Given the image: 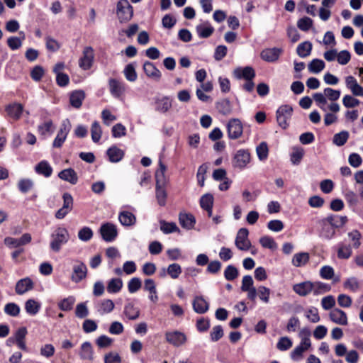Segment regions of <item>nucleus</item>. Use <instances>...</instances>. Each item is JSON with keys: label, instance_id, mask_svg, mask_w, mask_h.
Returning a JSON list of instances; mask_svg holds the SVG:
<instances>
[{"label": "nucleus", "instance_id": "obj_31", "mask_svg": "<svg viewBox=\"0 0 363 363\" xmlns=\"http://www.w3.org/2000/svg\"><path fill=\"white\" fill-rule=\"evenodd\" d=\"M196 30L199 38H207L213 34L214 28L208 22H205L197 25Z\"/></svg>", "mask_w": 363, "mask_h": 363}, {"label": "nucleus", "instance_id": "obj_39", "mask_svg": "<svg viewBox=\"0 0 363 363\" xmlns=\"http://www.w3.org/2000/svg\"><path fill=\"white\" fill-rule=\"evenodd\" d=\"M309 254L308 252H299L293 256L292 264L296 267L304 266L309 261Z\"/></svg>", "mask_w": 363, "mask_h": 363}, {"label": "nucleus", "instance_id": "obj_36", "mask_svg": "<svg viewBox=\"0 0 363 363\" xmlns=\"http://www.w3.org/2000/svg\"><path fill=\"white\" fill-rule=\"evenodd\" d=\"M325 218L335 229L343 227L347 222V217L345 216L330 215Z\"/></svg>", "mask_w": 363, "mask_h": 363}, {"label": "nucleus", "instance_id": "obj_2", "mask_svg": "<svg viewBox=\"0 0 363 363\" xmlns=\"http://www.w3.org/2000/svg\"><path fill=\"white\" fill-rule=\"evenodd\" d=\"M50 238V247L51 250L59 252L62 246L68 242L70 235L67 228L60 226L53 230Z\"/></svg>", "mask_w": 363, "mask_h": 363}, {"label": "nucleus", "instance_id": "obj_54", "mask_svg": "<svg viewBox=\"0 0 363 363\" xmlns=\"http://www.w3.org/2000/svg\"><path fill=\"white\" fill-rule=\"evenodd\" d=\"M4 313L10 316L16 317L19 315L21 308L15 303H9L5 305L4 308Z\"/></svg>", "mask_w": 363, "mask_h": 363}, {"label": "nucleus", "instance_id": "obj_30", "mask_svg": "<svg viewBox=\"0 0 363 363\" xmlns=\"http://www.w3.org/2000/svg\"><path fill=\"white\" fill-rule=\"evenodd\" d=\"M79 354L82 360L93 361L94 350L89 342H84L82 344Z\"/></svg>", "mask_w": 363, "mask_h": 363}, {"label": "nucleus", "instance_id": "obj_20", "mask_svg": "<svg viewBox=\"0 0 363 363\" xmlns=\"http://www.w3.org/2000/svg\"><path fill=\"white\" fill-rule=\"evenodd\" d=\"M108 85L110 93L115 98H119L125 91V84L115 79H111Z\"/></svg>", "mask_w": 363, "mask_h": 363}, {"label": "nucleus", "instance_id": "obj_19", "mask_svg": "<svg viewBox=\"0 0 363 363\" xmlns=\"http://www.w3.org/2000/svg\"><path fill=\"white\" fill-rule=\"evenodd\" d=\"M233 74L238 79H253L255 77V72L252 67L247 66L245 67H237L234 69Z\"/></svg>", "mask_w": 363, "mask_h": 363}, {"label": "nucleus", "instance_id": "obj_48", "mask_svg": "<svg viewBox=\"0 0 363 363\" xmlns=\"http://www.w3.org/2000/svg\"><path fill=\"white\" fill-rule=\"evenodd\" d=\"M216 108L223 115L230 114L232 111V106L228 99H223L216 104Z\"/></svg>", "mask_w": 363, "mask_h": 363}, {"label": "nucleus", "instance_id": "obj_13", "mask_svg": "<svg viewBox=\"0 0 363 363\" xmlns=\"http://www.w3.org/2000/svg\"><path fill=\"white\" fill-rule=\"evenodd\" d=\"M319 224L320 226L319 231L320 238L329 240L335 235L336 229L325 218L319 221Z\"/></svg>", "mask_w": 363, "mask_h": 363}, {"label": "nucleus", "instance_id": "obj_42", "mask_svg": "<svg viewBox=\"0 0 363 363\" xmlns=\"http://www.w3.org/2000/svg\"><path fill=\"white\" fill-rule=\"evenodd\" d=\"M343 286L350 291L357 292L360 289V284L356 277H351L344 281Z\"/></svg>", "mask_w": 363, "mask_h": 363}, {"label": "nucleus", "instance_id": "obj_50", "mask_svg": "<svg viewBox=\"0 0 363 363\" xmlns=\"http://www.w3.org/2000/svg\"><path fill=\"white\" fill-rule=\"evenodd\" d=\"M17 186L21 193L26 194L33 189L34 182L30 179H21L18 181Z\"/></svg>", "mask_w": 363, "mask_h": 363}, {"label": "nucleus", "instance_id": "obj_6", "mask_svg": "<svg viewBox=\"0 0 363 363\" xmlns=\"http://www.w3.org/2000/svg\"><path fill=\"white\" fill-rule=\"evenodd\" d=\"M293 108L289 105L281 106L277 111V121L280 127L286 129L288 125V121L292 114Z\"/></svg>", "mask_w": 363, "mask_h": 363}, {"label": "nucleus", "instance_id": "obj_63", "mask_svg": "<svg viewBox=\"0 0 363 363\" xmlns=\"http://www.w3.org/2000/svg\"><path fill=\"white\" fill-rule=\"evenodd\" d=\"M293 342L288 337H281L277 344V347L280 351H286L292 347Z\"/></svg>", "mask_w": 363, "mask_h": 363}, {"label": "nucleus", "instance_id": "obj_9", "mask_svg": "<svg viewBox=\"0 0 363 363\" xmlns=\"http://www.w3.org/2000/svg\"><path fill=\"white\" fill-rule=\"evenodd\" d=\"M116 13L121 21H128L133 16V7L128 0H120L117 4Z\"/></svg>", "mask_w": 363, "mask_h": 363}, {"label": "nucleus", "instance_id": "obj_57", "mask_svg": "<svg viewBox=\"0 0 363 363\" xmlns=\"http://www.w3.org/2000/svg\"><path fill=\"white\" fill-rule=\"evenodd\" d=\"M347 235L352 242V246L355 249L359 248L361 245V233L357 230H353L348 233Z\"/></svg>", "mask_w": 363, "mask_h": 363}, {"label": "nucleus", "instance_id": "obj_47", "mask_svg": "<svg viewBox=\"0 0 363 363\" xmlns=\"http://www.w3.org/2000/svg\"><path fill=\"white\" fill-rule=\"evenodd\" d=\"M75 301V298L72 296H69L60 301L57 306L61 311H69L72 309Z\"/></svg>", "mask_w": 363, "mask_h": 363}, {"label": "nucleus", "instance_id": "obj_40", "mask_svg": "<svg viewBox=\"0 0 363 363\" xmlns=\"http://www.w3.org/2000/svg\"><path fill=\"white\" fill-rule=\"evenodd\" d=\"M123 287V281L119 278H113L108 282L107 291L110 294L118 293Z\"/></svg>", "mask_w": 363, "mask_h": 363}, {"label": "nucleus", "instance_id": "obj_15", "mask_svg": "<svg viewBox=\"0 0 363 363\" xmlns=\"http://www.w3.org/2000/svg\"><path fill=\"white\" fill-rule=\"evenodd\" d=\"M172 106V99L169 96L155 98V110L160 113H166Z\"/></svg>", "mask_w": 363, "mask_h": 363}, {"label": "nucleus", "instance_id": "obj_12", "mask_svg": "<svg viewBox=\"0 0 363 363\" xmlns=\"http://www.w3.org/2000/svg\"><path fill=\"white\" fill-rule=\"evenodd\" d=\"M165 339L167 342L174 347H180L186 341V336L184 333L178 331H169L165 333Z\"/></svg>", "mask_w": 363, "mask_h": 363}, {"label": "nucleus", "instance_id": "obj_49", "mask_svg": "<svg viewBox=\"0 0 363 363\" xmlns=\"http://www.w3.org/2000/svg\"><path fill=\"white\" fill-rule=\"evenodd\" d=\"M311 333L309 328H303L298 333V337L301 339L300 343L304 346L311 347Z\"/></svg>", "mask_w": 363, "mask_h": 363}, {"label": "nucleus", "instance_id": "obj_32", "mask_svg": "<svg viewBox=\"0 0 363 363\" xmlns=\"http://www.w3.org/2000/svg\"><path fill=\"white\" fill-rule=\"evenodd\" d=\"M159 169L155 172L156 186H165L167 179L165 176L166 166L162 162H159Z\"/></svg>", "mask_w": 363, "mask_h": 363}, {"label": "nucleus", "instance_id": "obj_60", "mask_svg": "<svg viewBox=\"0 0 363 363\" xmlns=\"http://www.w3.org/2000/svg\"><path fill=\"white\" fill-rule=\"evenodd\" d=\"M239 275L238 269L233 265H228L224 271V277L228 281L235 279Z\"/></svg>", "mask_w": 363, "mask_h": 363}, {"label": "nucleus", "instance_id": "obj_55", "mask_svg": "<svg viewBox=\"0 0 363 363\" xmlns=\"http://www.w3.org/2000/svg\"><path fill=\"white\" fill-rule=\"evenodd\" d=\"M349 138V133L346 130L341 131L335 134L333 136V143L337 146H342L346 143Z\"/></svg>", "mask_w": 363, "mask_h": 363}, {"label": "nucleus", "instance_id": "obj_21", "mask_svg": "<svg viewBox=\"0 0 363 363\" xmlns=\"http://www.w3.org/2000/svg\"><path fill=\"white\" fill-rule=\"evenodd\" d=\"M281 52L282 50L280 48H267L262 50L260 55L263 60L272 62L277 61L279 59Z\"/></svg>", "mask_w": 363, "mask_h": 363}, {"label": "nucleus", "instance_id": "obj_1", "mask_svg": "<svg viewBox=\"0 0 363 363\" xmlns=\"http://www.w3.org/2000/svg\"><path fill=\"white\" fill-rule=\"evenodd\" d=\"M341 92L340 90H335L330 87L324 89L323 93H315L313 95L316 105L325 112L328 110L333 113L340 111V105L335 101L339 99Z\"/></svg>", "mask_w": 363, "mask_h": 363}, {"label": "nucleus", "instance_id": "obj_10", "mask_svg": "<svg viewBox=\"0 0 363 363\" xmlns=\"http://www.w3.org/2000/svg\"><path fill=\"white\" fill-rule=\"evenodd\" d=\"M71 125L68 120L63 121L60 130L57 133L56 138H55L52 146L54 147H60L64 142L65 141L67 136L70 131Z\"/></svg>", "mask_w": 363, "mask_h": 363}, {"label": "nucleus", "instance_id": "obj_44", "mask_svg": "<svg viewBox=\"0 0 363 363\" xmlns=\"http://www.w3.org/2000/svg\"><path fill=\"white\" fill-rule=\"evenodd\" d=\"M124 313L128 319L135 320L139 317L140 311L133 303H128L125 306Z\"/></svg>", "mask_w": 363, "mask_h": 363}, {"label": "nucleus", "instance_id": "obj_33", "mask_svg": "<svg viewBox=\"0 0 363 363\" xmlns=\"http://www.w3.org/2000/svg\"><path fill=\"white\" fill-rule=\"evenodd\" d=\"M208 303L202 296L195 297L193 301L194 311L199 314L205 313L208 310Z\"/></svg>", "mask_w": 363, "mask_h": 363}, {"label": "nucleus", "instance_id": "obj_24", "mask_svg": "<svg viewBox=\"0 0 363 363\" xmlns=\"http://www.w3.org/2000/svg\"><path fill=\"white\" fill-rule=\"evenodd\" d=\"M33 288V282L29 278L26 277L18 280L16 284L15 291L18 295H22Z\"/></svg>", "mask_w": 363, "mask_h": 363}, {"label": "nucleus", "instance_id": "obj_18", "mask_svg": "<svg viewBox=\"0 0 363 363\" xmlns=\"http://www.w3.org/2000/svg\"><path fill=\"white\" fill-rule=\"evenodd\" d=\"M345 85L354 96H363V87L358 84L353 76L350 75L345 77Z\"/></svg>", "mask_w": 363, "mask_h": 363}, {"label": "nucleus", "instance_id": "obj_53", "mask_svg": "<svg viewBox=\"0 0 363 363\" xmlns=\"http://www.w3.org/2000/svg\"><path fill=\"white\" fill-rule=\"evenodd\" d=\"M352 254V247L350 245L340 244L337 250V257L340 259H348Z\"/></svg>", "mask_w": 363, "mask_h": 363}, {"label": "nucleus", "instance_id": "obj_8", "mask_svg": "<svg viewBox=\"0 0 363 363\" xmlns=\"http://www.w3.org/2000/svg\"><path fill=\"white\" fill-rule=\"evenodd\" d=\"M249 231L247 228H240L236 235L235 245L238 249L247 251L251 247V242L248 238Z\"/></svg>", "mask_w": 363, "mask_h": 363}, {"label": "nucleus", "instance_id": "obj_34", "mask_svg": "<svg viewBox=\"0 0 363 363\" xmlns=\"http://www.w3.org/2000/svg\"><path fill=\"white\" fill-rule=\"evenodd\" d=\"M106 154L110 162L113 163L120 162L124 156L123 150L116 146L109 147L106 151Z\"/></svg>", "mask_w": 363, "mask_h": 363}, {"label": "nucleus", "instance_id": "obj_51", "mask_svg": "<svg viewBox=\"0 0 363 363\" xmlns=\"http://www.w3.org/2000/svg\"><path fill=\"white\" fill-rule=\"evenodd\" d=\"M102 135L101 127L99 122L94 121L91 128V135L94 143H98Z\"/></svg>", "mask_w": 363, "mask_h": 363}, {"label": "nucleus", "instance_id": "obj_4", "mask_svg": "<svg viewBox=\"0 0 363 363\" xmlns=\"http://www.w3.org/2000/svg\"><path fill=\"white\" fill-rule=\"evenodd\" d=\"M228 136L231 140H235L241 137L243 133L242 123L238 118H231L227 125Z\"/></svg>", "mask_w": 363, "mask_h": 363}, {"label": "nucleus", "instance_id": "obj_43", "mask_svg": "<svg viewBox=\"0 0 363 363\" xmlns=\"http://www.w3.org/2000/svg\"><path fill=\"white\" fill-rule=\"evenodd\" d=\"M312 50V44L309 41H305L303 43H300L297 48L296 52L299 57H306L310 55Z\"/></svg>", "mask_w": 363, "mask_h": 363}, {"label": "nucleus", "instance_id": "obj_61", "mask_svg": "<svg viewBox=\"0 0 363 363\" xmlns=\"http://www.w3.org/2000/svg\"><path fill=\"white\" fill-rule=\"evenodd\" d=\"M257 157L259 160H265L268 157V146L267 143L262 142L256 148Z\"/></svg>", "mask_w": 363, "mask_h": 363}, {"label": "nucleus", "instance_id": "obj_5", "mask_svg": "<svg viewBox=\"0 0 363 363\" xmlns=\"http://www.w3.org/2000/svg\"><path fill=\"white\" fill-rule=\"evenodd\" d=\"M86 265L82 261L76 259L72 267V273L70 279L74 283H79L87 275Z\"/></svg>", "mask_w": 363, "mask_h": 363}, {"label": "nucleus", "instance_id": "obj_58", "mask_svg": "<svg viewBox=\"0 0 363 363\" xmlns=\"http://www.w3.org/2000/svg\"><path fill=\"white\" fill-rule=\"evenodd\" d=\"M304 155V150L302 147H296L293 149L291 155V161L294 164H298Z\"/></svg>", "mask_w": 363, "mask_h": 363}, {"label": "nucleus", "instance_id": "obj_56", "mask_svg": "<svg viewBox=\"0 0 363 363\" xmlns=\"http://www.w3.org/2000/svg\"><path fill=\"white\" fill-rule=\"evenodd\" d=\"M123 74L125 77V79L131 82H135L137 79L138 75L135 72V69L132 64H128L125 66Z\"/></svg>", "mask_w": 363, "mask_h": 363}, {"label": "nucleus", "instance_id": "obj_37", "mask_svg": "<svg viewBox=\"0 0 363 363\" xmlns=\"http://www.w3.org/2000/svg\"><path fill=\"white\" fill-rule=\"evenodd\" d=\"M85 98V94L82 90H76L71 93L69 96L70 104L76 108H79L82 104V101Z\"/></svg>", "mask_w": 363, "mask_h": 363}, {"label": "nucleus", "instance_id": "obj_38", "mask_svg": "<svg viewBox=\"0 0 363 363\" xmlns=\"http://www.w3.org/2000/svg\"><path fill=\"white\" fill-rule=\"evenodd\" d=\"M35 170L37 174L43 175L45 177H49L51 176L52 173V168L50 165V164L45 161L43 160L40 162L35 167Z\"/></svg>", "mask_w": 363, "mask_h": 363}, {"label": "nucleus", "instance_id": "obj_45", "mask_svg": "<svg viewBox=\"0 0 363 363\" xmlns=\"http://www.w3.org/2000/svg\"><path fill=\"white\" fill-rule=\"evenodd\" d=\"M160 230L164 234H169L174 232H180L179 228L175 223L166 222L165 220L160 221Z\"/></svg>", "mask_w": 363, "mask_h": 363}, {"label": "nucleus", "instance_id": "obj_25", "mask_svg": "<svg viewBox=\"0 0 363 363\" xmlns=\"http://www.w3.org/2000/svg\"><path fill=\"white\" fill-rule=\"evenodd\" d=\"M179 221L181 226L186 230H191L194 228L196 219L191 213H180L179 215Z\"/></svg>", "mask_w": 363, "mask_h": 363}, {"label": "nucleus", "instance_id": "obj_64", "mask_svg": "<svg viewBox=\"0 0 363 363\" xmlns=\"http://www.w3.org/2000/svg\"><path fill=\"white\" fill-rule=\"evenodd\" d=\"M121 357L116 352H110L104 355V363H121Z\"/></svg>", "mask_w": 363, "mask_h": 363}, {"label": "nucleus", "instance_id": "obj_26", "mask_svg": "<svg viewBox=\"0 0 363 363\" xmlns=\"http://www.w3.org/2000/svg\"><path fill=\"white\" fill-rule=\"evenodd\" d=\"M28 333L25 327L19 328L14 334V340L18 347L22 350L27 351L28 348L26 345L25 338Z\"/></svg>", "mask_w": 363, "mask_h": 363}, {"label": "nucleus", "instance_id": "obj_7", "mask_svg": "<svg viewBox=\"0 0 363 363\" xmlns=\"http://www.w3.org/2000/svg\"><path fill=\"white\" fill-rule=\"evenodd\" d=\"M250 162V154L247 150H238L232 160L233 166L238 169H244Z\"/></svg>", "mask_w": 363, "mask_h": 363}, {"label": "nucleus", "instance_id": "obj_41", "mask_svg": "<svg viewBox=\"0 0 363 363\" xmlns=\"http://www.w3.org/2000/svg\"><path fill=\"white\" fill-rule=\"evenodd\" d=\"M40 306V303L34 299H28L25 303L26 313L31 315H36L39 312Z\"/></svg>", "mask_w": 363, "mask_h": 363}, {"label": "nucleus", "instance_id": "obj_27", "mask_svg": "<svg viewBox=\"0 0 363 363\" xmlns=\"http://www.w3.org/2000/svg\"><path fill=\"white\" fill-rule=\"evenodd\" d=\"M314 289V284L311 281L296 284L293 286L294 291L301 296H306Z\"/></svg>", "mask_w": 363, "mask_h": 363}, {"label": "nucleus", "instance_id": "obj_17", "mask_svg": "<svg viewBox=\"0 0 363 363\" xmlns=\"http://www.w3.org/2000/svg\"><path fill=\"white\" fill-rule=\"evenodd\" d=\"M5 110L11 118L18 121L21 118L24 111V108L21 104L13 103L6 106Z\"/></svg>", "mask_w": 363, "mask_h": 363}, {"label": "nucleus", "instance_id": "obj_46", "mask_svg": "<svg viewBox=\"0 0 363 363\" xmlns=\"http://www.w3.org/2000/svg\"><path fill=\"white\" fill-rule=\"evenodd\" d=\"M325 62L320 59H313L308 65L310 72L318 74L325 68Z\"/></svg>", "mask_w": 363, "mask_h": 363}, {"label": "nucleus", "instance_id": "obj_16", "mask_svg": "<svg viewBox=\"0 0 363 363\" xmlns=\"http://www.w3.org/2000/svg\"><path fill=\"white\" fill-rule=\"evenodd\" d=\"M330 320L335 324L347 325L348 324L347 315L342 310L335 308L329 313Z\"/></svg>", "mask_w": 363, "mask_h": 363}, {"label": "nucleus", "instance_id": "obj_29", "mask_svg": "<svg viewBox=\"0 0 363 363\" xmlns=\"http://www.w3.org/2000/svg\"><path fill=\"white\" fill-rule=\"evenodd\" d=\"M58 177L61 179L69 182L72 184H76L78 182L77 174L72 168L65 169L60 172Z\"/></svg>", "mask_w": 363, "mask_h": 363}, {"label": "nucleus", "instance_id": "obj_23", "mask_svg": "<svg viewBox=\"0 0 363 363\" xmlns=\"http://www.w3.org/2000/svg\"><path fill=\"white\" fill-rule=\"evenodd\" d=\"M118 220L122 225L130 227L136 223L137 219L133 213L128 211H121L118 213Z\"/></svg>", "mask_w": 363, "mask_h": 363}, {"label": "nucleus", "instance_id": "obj_35", "mask_svg": "<svg viewBox=\"0 0 363 363\" xmlns=\"http://www.w3.org/2000/svg\"><path fill=\"white\" fill-rule=\"evenodd\" d=\"M182 272L181 266L177 263H172L166 269H163V273L161 274V277H164L167 273L172 279H176L179 278Z\"/></svg>", "mask_w": 363, "mask_h": 363}, {"label": "nucleus", "instance_id": "obj_22", "mask_svg": "<svg viewBox=\"0 0 363 363\" xmlns=\"http://www.w3.org/2000/svg\"><path fill=\"white\" fill-rule=\"evenodd\" d=\"M114 303L111 299H104L98 301L95 308L100 315L111 313L114 308Z\"/></svg>", "mask_w": 363, "mask_h": 363}, {"label": "nucleus", "instance_id": "obj_28", "mask_svg": "<svg viewBox=\"0 0 363 363\" xmlns=\"http://www.w3.org/2000/svg\"><path fill=\"white\" fill-rule=\"evenodd\" d=\"M143 69L148 77H150L155 80H159L161 78L162 74L160 71L151 62H145L143 65Z\"/></svg>", "mask_w": 363, "mask_h": 363}, {"label": "nucleus", "instance_id": "obj_62", "mask_svg": "<svg viewBox=\"0 0 363 363\" xmlns=\"http://www.w3.org/2000/svg\"><path fill=\"white\" fill-rule=\"evenodd\" d=\"M93 237V231L89 227H83L78 232V238L83 242L90 240Z\"/></svg>", "mask_w": 363, "mask_h": 363}, {"label": "nucleus", "instance_id": "obj_3", "mask_svg": "<svg viewBox=\"0 0 363 363\" xmlns=\"http://www.w3.org/2000/svg\"><path fill=\"white\" fill-rule=\"evenodd\" d=\"M94 57L93 48L91 46L84 47L82 55L79 60V67L83 70H89L94 64Z\"/></svg>", "mask_w": 363, "mask_h": 363}, {"label": "nucleus", "instance_id": "obj_59", "mask_svg": "<svg viewBox=\"0 0 363 363\" xmlns=\"http://www.w3.org/2000/svg\"><path fill=\"white\" fill-rule=\"evenodd\" d=\"M167 196L165 186H156V199L160 206H164L166 204Z\"/></svg>", "mask_w": 363, "mask_h": 363}, {"label": "nucleus", "instance_id": "obj_52", "mask_svg": "<svg viewBox=\"0 0 363 363\" xmlns=\"http://www.w3.org/2000/svg\"><path fill=\"white\" fill-rule=\"evenodd\" d=\"M311 347L304 346L302 344L299 343L298 346H296L293 351L291 352V358L294 361H299L303 356V353L308 350Z\"/></svg>", "mask_w": 363, "mask_h": 363}, {"label": "nucleus", "instance_id": "obj_14", "mask_svg": "<svg viewBox=\"0 0 363 363\" xmlns=\"http://www.w3.org/2000/svg\"><path fill=\"white\" fill-rule=\"evenodd\" d=\"M32 237L30 233H24L20 238L16 239L11 237L4 238V242L9 247H18L31 242Z\"/></svg>", "mask_w": 363, "mask_h": 363}, {"label": "nucleus", "instance_id": "obj_11", "mask_svg": "<svg viewBox=\"0 0 363 363\" xmlns=\"http://www.w3.org/2000/svg\"><path fill=\"white\" fill-rule=\"evenodd\" d=\"M100 233L106 242H112L118 235L116 225L111 223H106L101 225Z\"/></svg>", "mask_w": 363, "mask_h": 363}]
</instances>
